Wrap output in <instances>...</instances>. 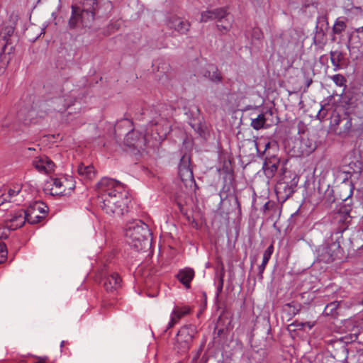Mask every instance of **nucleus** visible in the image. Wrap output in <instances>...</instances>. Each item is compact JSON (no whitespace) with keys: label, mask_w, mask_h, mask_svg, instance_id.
<instances>
[{"label":"nucleus","mask_w":363,"mask_h":363,"mask_svg":"<svg viewBox=\"0 0 363 363\" xmlns=\"http://www.w3.org/2000/svg\"><path fill=\"white\" fill-rule=\"evenodd\" d=\"M33 164L39 172L44 174L53 172L55 167V163L45 155L35 157Z\"/></svg>","instance_id":"obj_12"},{"label":"nucleus","mask_w":363,"mask_h":363,"mask_svg":"<svg viewBox=\"0 0 363 363\" xmlns=\"http://www.w3.org/2000/svg\"><path fill=\"white\" fill-rule=\"evenodd\" d=\"M6 201H7V200L6 197L5 196V194L0 191V206Z\"/></svg>","instance_id":"obj_40"},{"label":"nucleus","mask_w":363,"mask_h":363,"mask_svg":"<svg viewBox=\"0 0 363 363\" xmlns=\"http://www.w3.org/2000/svg\"><path fill=\"white\" fill-rule=\"evenodd\" d=\"M298 182V177L295 174L289 172V176L285 172L275 185V191L277 196L284 201L289 199L295 192Z\"/></svg>","instance_id":"obj_4"},{"label":"nucleus","mask_w":363,"mask_h":363,"mask_svg":"<svg viewBox=\"0 0 363 363\" xmlns=\"http://www.w3.org/2000/svg\"><path fill=\"white\" fill-rule=\"evenodd\" d=\"M150 230L147 224L141 220L129 222L125 229L126 242L136 251H140L150 246Z\"/></svg>","instance_id":"obj_2"},{"label":"nucleus","mask_w":363,"mask_h":363,"mask_svg":"<svg viewBox=\"0 0 363 363\" xmlns=\"http://www.w3.org/2000/svg\"><path fill=\"white\" fill-rule=\"evenodd\" d=\"M48 211V207L45 203L40 201H34L29 205L26 210H24L27 222L32 225L41 222Z\"/></svg>","instance_id":"obj_5"},{"label":"nucleus","mask_w":363,"mask_h":363,"mask_svg":"<svg viewBox=\"0 0 363 363\" xmlns=\"http://www.w3.org/2000/svg\"><path fill=\"white\" fill-rule=\"evenodd\" d=\"M347 28V25L343 18H338L335 21L333 26V32L335 34H341Z\"/></svg>","instance_id":"obj_31"},{"label":"nucleus","mask_w":363,"mask_h":363,"mask_svg":"<svg viewBox=\"0 0 363 363\" xmlns=\"http://www.w3.org/2000/svg\"><path fill=\"white\" fill-rule=\"evenodd\" d=\"M294 325L298 327V329H303L305 327L306 324H304V323L302 322L299 323L296 321V323H294Z\"/></svg>","instance_id":"obj_41"},{"label":"nucleus","mask_w":363,"mask_h":363,"mask_svg":"<svg viewBox=\"0 0 363 363\" xmlns=\"http://www.w3.org/2000/svg\"><path fill=\"white\" fill-rule=\"evenodd\" d=\"M286 306H289V308H291V304H290V303L287 304Z\"/></svg>","instance_id":"obj_52"},{"label":"nucleus","mask_w":363,"mask_h":363,"mask_svg":"<svg viewBox=\"0 0 363 363\" xmlns=\"http://www.w3.org/2000/svg\"><path fill=\"white\" fill-rule=\"evenodd\" d=\"M65 341H62L60 344V347H62L64 346Z\"/></svg>","instance_id":"obj_49"},{"label":"nucleus","mask_w":363,"mask_h":363,"mask_svg":"<svg viewBox=\"0 0 363 363\" xmlns=\"http://www.w3.org/2000/svg\"><path fill=\"white\" fill-rule=\"evenodd\" d=\"M362 128H363V124H362Z\"/></svg>","instance_id":"obj_54"},{"label":"nucleus","mask_w":363,"mask_h":363,"mask_svg":"<svg viewBox=\"0 0 363 363\" xmlns=\"http://www.w3.org/2000/svg\"><path fill=\"white\" fill-rule=\"evenodd\" d=\"M342 253L340 245L337 242H332L331 243L323 246L319 250V259L325 263H330L339 258Z\"/></svg>","instance_id":"obj_8"},{"label":"nucleus","mask_w":363,"mask_h":363,"mask_svg":"<svg viewBox=\"0 0 363 363\" xmlns=\"http://www.w3.org/2000/svg\"><path fill=\"white\" fill-rule=\"evenodd\" d=\"M96 192L98 204L106 213L120 217L128 212L130 200L119 182L104 177L96 184Z\"/></svg>","instance_id":"obj_1"},{"label":"nucleus","mask_w":363,"mask_h":363,"mask_svg":"<svg viewBox=\"0 0 363 363\" xmlns=\"http://www.w3.org/2000/svg\"><path fill=\"white\" fill-rule=\"evenodd\" d=\"M198 76H201L213 83L219 84L223 81V77L218 67L213 65H207L204 68L201 69L197 72Z\"/></svg>","instance_id":"obj_10"},{"label":"nucleus","mask_w":363,"mask_h":363,"mask_svg":"<svg viewBox=\"0 0 363 363\" xmlns=\"http://www.w3.org/2000/svg\"><path fill=\"white\" fill-rule=\"evenodd\" d=\"M78 174L84 179L91 180L96 176L94 167L92 165L80 164L77 168Z\"/></svg>","instance_id":"obj_23"},{"label":"nucleus","mask_w":363,"mask_h":363,"mask_svg":"<svg viewBox=\"0 0 363 363\" xmlns=\"http://www.w3.org/2000/svg\"><path fill=\"white\" fill-rule=\"evenodd\" d=\"M190 156L184 155L180 159L178 167V174L186 186H191L195 184L193 170L190 165Z\"/></svg>","instance_id":"obj_7"},{"label":"nucleus","mask_w":363,"mask_h":363,"mask_svg":"<svg viewBox=\"0 0 363 363\" xmlns=\"http://www.w3.org/2000/svg\"><path fill=\"white\" fill-rule=\"evenodd\" d=\"M325 116L326 112L323 108H321L318 113L317 117L318 118L319 120L321 121L325 117Z\"/></svg>","instance_id":"obj_39"},{"label":"nucleus","mask_w":363,"mask_h":363,"mask_svg":"<svg viewBox=\"0 0 363 363\" xmlns=\"http://www.w3.org/2000/svg\"><path fill=\"white\" fill-rule=\"evenodd\" d=\"M342 125L340 127L337 133L339 135H347L352 130V122L349 114L345 113L343 114Z\"/></svg>","instance_id":"obj_27"},{"label":"nucleus","mask_w":363,"mask_h":363,"mask_svg":"<svg viewBox=\"0 0 363 363\" xmlns=\"http://www.w3.org/2000/svg\"><path fill=\"white\" fill-rule=\"evenodd\" d=\"M97 6L96 0H84L80 12L77 7L72 6V15L68 21L69 28L74 29L79 25L87 26L88 23L94 20Z\"/></svg>","instance_id":"obj_3"},{"label":"nucleus","mask_w":363,"mask_h":363,"mask_svg":"<svg viewBox=\"0 0 363 363\" xmlns=\"http://www.w3.org/2000/svg\"><path fill=\"white\" fill-rule=\"evenodd\" d=\"M291 33L290 30H285L280 34L279 38L282 40L281 45L285 46L290 43Z\"/></svg>","instance_id":"obj_36"},{"label":"nucleus","mask_w":363,"mask_h":363,"mask_svg":"<svg viewBox=\"0 0 363 363\" xmlns=\"http://www.w3.org/2000/svg\"><path fill=\"white\" fill-rule=\"evenodd\" d=\"M311 82H312V80L311 79L309 82H308L307 86H308Z\"/></svg>","instance_id":"obj_50"},{"label":"nucleus","mask_w":363,"mask_h":363,"mask_svg":"<svg viewBox=\"0 0 363 363\" xmlns=\"http://www.w3.org/2000/svg\"><path fill=\"white\" fill-rule=\"evenodd\" d=\"M233 199H234V202L238 206V207L240 208V202L238 201V199L236 196H233Z\"/></svg>","instance_id":"obj_44"},{"label":"nucleus","mask_w":363,"mask_h":363,"mask_svg":"<svg viewBox=\"0 0 363 363\" xmlns=\"http://www.w3.org/2000/svg\"><path fill=\"white\" fill-rule=\"evenodd\" d=\"M27 221L26 215L24 210L20 209L11 213L9 218L6 220V228L11 230L22 227Z\"/></svg>","instance_id":"obj_11"},{"label":"nucleus","mask_w":363,"mask_h":363,"mask_svg":"<svg viewBox=\"0 0 363 363\" xmlns=\"http://www.w3.org/2000/svg\"><path fill=\"white\" fill-rule=\"evenodd\" d=\"M273 250H274L273 245H271L264 252L262 264L260 265H259V267H258V270H259L258 276H259V279H262V274L265 269L266 265L267 264V263L273 253Z\"/></svg>","instance_id":"obj_26"},{"label":"nucleus","mask_w":363,"mask_h":363,"mask_svg":"<svg viewBox=\"0 0 363 363\" xmlns=\"http://www.w3.org/2000/svg\"><path fill=\"white\" fill-rule=\"evenodd\" d=\"M217 27L220 31L225 33L229 31L232 27L233 22V16L230 14L226 9V15L222 18H218Z\"/></svg>","instance_id":"obj_22"},{"label":"nucleus","mask_w":363,"mask_h":363,"mask_svg":"<svg viewBox=\"0 0 363 363\" xmlns=\"http://www.w3.org/2000/svg\"><path fill=\"white\" fill-rule=\"evenodd\" d=\"M52 186L50 189L52 195H65L67 194V189H73L71 186H68L69 182L66 179L54 178L52 179Z\"/></svg>","instance_id":"obj_16"},{"label":"nucleus","mask_w":363,"mask_h":363,"mask_svg":"<svg viewBox=\"0 0 363 363\" xmlns=\"http://www.w3.org/2000/svg\"><path fill=\"white\" fill-rule=\"evenodd\" d=\"M362 303L363 304V299L362 300Z\"/></svg>","instance_id":"obj_53"},{"label":"nucleus","mask_w":363,"mask_h":363,"mask_svg":"<svg viewBox=\"0 0 363 363\" xmlns=\"http://www.w3.org/2000/svg\"><path fill=\"white\" fill-rule=\"evenodd\" d=\"M177 320L175 319V318L170 315V320L168 323L167 329H169L172 328L176 323H177Z\"/></svg>","instance_id":"obj_38"},{"label":"nucleus","mask_w":363,"mask_h":363,"mask_svg":"<svg viewBox=\"0 0 363 363\" xmlns=\"http://www.w3.org/2000/svg\"><path fill=\"white\" fill-rule=\"evenodd\" d=\"M304 324H306L305 326H307L308 329H311L314 325V324L311 322H306Z\"/></svg>","instance_id":"obj_45"},{"label":"nucleus","mask_w":363,"mask_h":363,"mask_svg":"<svg viewBox=\"0 0 363 363\" xmlns=\"http://www.w3.org/2000/svg\"><path fill=\"white\" fill-rule=\"evenodd\" d=\"M48 359L47 357H40L35 363H45Z\"/></svg>","instance_id":"obj_43"},{"label":"nucleus","mask_w":363,"mask_h":363,"mask_svg":"<svg viewBox=\"0 0 363 363\" xmlns=\"http://www.w3.org/2000/svg\"><path fill=\"white\" fill-rule=\"evenodd\" d=\"M5 196L6 197L7 201L20 205L23 201L21 186L20 185H16L13 188L9 189L7 194H5Z\"/></svg>","instance_id":"obj_20"},{"label":"nucleus","mask_w":363,"mask_h":363,"mask_svg":"<svg viewBox=\"0 0 363 363\" xmlns=\"http://www.w3.org/2000/svg\"><path fill=\"white\" fill-rule=\"evenodd\" d=\"M299 310L296 308V307H293L292 313L294 315H296L298 313Z\"/></svg>","instance_id":"obj_46"},{"label":"nucleus","mask_w":363,"mask_h":363,"mask_svg":"<svg viewBox=\"0 0 363 363\" xmlns=\"http://www.w3.org/2000/svg\"><path fill=\"white\" fill-rule=\"evenodd\" d=\"M7 237V235L4 233V232L2 230L1 228H0V239L6 238Z\"/></svg>","instance_id":"obj_42"},{"label":"nucleus","mask_w":363,"mask_h":363,"mask_svg":"<svg viewBox=\"0 0 363 363\" xmlns=\"http://www.w3.org/2000/svg\"><path fill=\"white\" fill-rule=\"evenodd\" d=\"M297 150H294V155L296 157L308 156L312 153L316 148L315 143L306 137H302L296 142L295 147Z\"/></svg>","instance_id":"obj_9"},{"label":"nucleus","mask_w":363,"mask_h":363,"mask_svg":"<svg viewBox=\"0 0 363 363\" xmlns=\"http://www.w3.org/2000/svg\"><path fill=\"white\" fill-rule=\"evenodd\" d=\"M121 278L115 272L104 277V286L107 292H113L121 286Z\"/></svg>","instance_id":"obj_17"},{"label":"nucleus","mask_w":363,"mask_h":363,"mask_svg":"<svg viewBox=\"0 0 363 363\" xmlns=\"http://www.w3.org/2000/svg\"><path fill=\"white\" fill-rule=\"evenodd\" d=\"M330 57L331 63L334 67L333 70L337 71L340 69L341 63L345 59L343 53L339 50L330 51Z\"/></svg>","instance_id":"obj_25"},{"label":"nucleus","mask_w":363,"mask_h":363,"mask_svg":"<svg viewBox=\"0 0 363 363\" xmlns=\"http://www.w3.org/2000/svg\"><path fill=\"white\" fill-rule=\"evenodd\" d=\"M8 251L6 245L0 242V264L4 263L7 258Z\"/></svg>","instance_id":"obj_35"},{"label":"nucleus","mask_w":363,"mask_h":363,"mask_svg":"<svg viewBox=\"0 0 363 363\" xmlns=\"http://www.w3.org/2000/svg\"><path fill=\"white\" fill-rule=\"evenodd\" d=\"M330 78L333 80V82L338 86H345L346 83V79L343 77V75L340 74H334Z\"/></svg>","instance_id":"obj_34"},{"label":"nucleus","mask_w":363,"mask_h":363,"mask_svg":"<svg viewBox=\"0 0 363 363\" xmlns=\"http://www.w3.org/2000/svg\"><path fill=\"white\" fill-rule=\"evenodd\" d=\"M343 121V115H340L337 111H334L330 117V126L332 129L337 133Z\"/></svg>","instance_id":"obj_29"},{"label":"nucleus","mask_w":363,"mask_h":363,"mask_svg":"<svg viewBox=\"0 0 363 363\" xmlns=\"http://www.w3.org/2000/svg\"><path fill=\"white\" fill-rule=\"evenodd\" d=\"M338 303L336 301L328 303L324 310V313L326 315H333L337 313Z\"/></svg>","instance_id":"obj_33"},{"label":"nucleus","mask_w":363,"mask_h":363,"mask_svg":"<svg viewBox=\"0 0 363 363\" xmlns=\"http://www.w3.org/2000/svg\"><path fill=\"white\" fill-rule=\"evenodd\" d=\"M5 31L6 35L4 36V40L6 41V44L9 43V39L7 36H11L14 32V28L12 26H9L5 28Z\"/></svg>","instance_id":"obj_37"},{"label":"nucleus","mask_w":363,"mask_h":363,"mask_svg":"<svg viewBox=\"0 0 363 363\" xmlns=\"http://www.w3.org/2000/svg\"><path fill=\"white\" fill-rule=\"evenodd\" d=\"M267 206H268V203H266L265 205L264 206V209H267Z\"/></svg>","instance_id":"obj_48"},{"label":"nucleus","mask_w":363,"mask_h":363,"mask_svg":"<svg viewBox=\"0 0 363 363\" xmlns=\"http://www.w3.org/2000/svg\"><path fill=\"white\" fill-rule=\"evenodd\" d=\"M195 275L194 271L191 268H185L179 270L177 277L178 280L186 288H190V283Z\"/></svg>","instance_id":"obj_21"},{"label":"nucleus","mask_w":363,"mask_h":363,"mask_svg":"<svg viewBox=\"0 0 363 363\" xmlns=\"http://www.w3.org/2000/svg\"><path fill=\"white\" fill-rule=\"evenodd\" d=\"M74 101L75 96L72 94L69 93V94H67L63 97H60L57 99V102L58 104H62V105L60 106H57L56 109L57 111H63L72 106L74 104Z\"/></svg>","instance_id":"obj_24"},{"label":"nucleus","mask_w":363,"mask_h":363,"mask_svg":"<svg viewBox=\"0 0 363 363\" xmlns=\"http://www.w3.org/2000/svg\"><path fill=\"white\" fill-rule=\"evenodd\" d=\"M279 164V160L277 157L265 160L262 169L267 178L272 179L274 177L277 171Z\"/></svg>","instance_id":"obj_18"},{"label":"nucleus","mask_w":363,"mask_h":363,"mask_svg":"<svg viewBox=\"0 0 363 363\" xmlns=\"http://www.w3.org/2000/svg\"><path fill=\"white\" fill-rule=\"evenodd\" d=\"M223 288V280H221V283H220V289H221Z\"/></svg>","instance_id":"obj_51"},{"label":"nucleus","mask_w":363,"mask_h":363,"mask_svg":"<svg viewBox=\"0 0 363 363\" xmlns=\"http://www.w3.org/2000/svg\"><path fill=\"white\" fill-rule=\"evenodd\" d=\"M28 150H29V151H34V150H35V148H33V147H28Z\"/></svg>","instance_id":"obj_47"},{"label":"nucleus","mask_w":363,"mask_h":363,"mask_svg":"<svg viewBox=\"0 0 363 363\" xmlns=\"http://www.w3.org/2000/svg\"><path fill=\"white\" fill-rule=\"evenodd\" d=\"M144 140V136L140 133L131 130L126 134L124 143L130 147L142 148Z\"/></svg>","instance_id":"obj_14"},{"label":"nucleus","mask_w":363,"mask_h":363,"mask_svg":"<svg viewBox=\"0 0 363 363\" xmlns=\"http://www.w3.org/2000/svg\"><path fill=\"white\" fill-rule=\"evenodd\" d=\"M150 123L152 125L158 126L160 125H162V129L160 130L159 128H156L157 131H160L158 133L162 134V135H165L167 133H169L170 131V124L164 118H160L158 120L153 119L150 121Z\"/></svg>","instance_id":"obj_28"},{"label":"nucleus","mask_w":363,"mask_h":363,"mask_svg":"<svg viewBox=\"0 0 363 363\" xmlns=\"http://www.w3.org/2000/svg\"><path fill=\"white\" fill-rule=\"evenodd\" d=\"M226 15V8H218L213 10L203 11L201 14V21L207 22L208 21L216 20L218 18H222Z\"/></svg>","instance_id":"obj_19"},{"label":"nucleus","mask_w":363,"mask_h":363,"mask_svg":"<svg viewBox=\"0 0 363 363\" xmlns=\"http://www.w3.org/2000/svg\"><path fill=\"white\" fill-rule=\"evenodd\" d=\"M190 312V308L188 306L179 307L176 306L173 309L171 315L177 320V322L184 315Z\"/></svg>","instance_id":"obj_30"},{"label":"nucleus","mask_w":363,"mask_h":363,"mask_svg":"<svg viewBox=\"0 0 363 363\" xmlns=\"http://www.w3.org/2000/svg\"><path fill=\"white\" fill-rule=\"evenodd\" d=\"M266 123V118L263 113H260L255 118H252L251 126L255 130H259L264 127Z\"/></svg>","instance_id":"obj_32"},{"label":"nucleus","mask_w":363,"mask_h":363,"mask_svg":"<svg viewBox=\"0 0 363 363\" xmlns=\"http://www.w3.org/2000/svg\"><path fill=\"white\" fill-rule=\"evenodd\" d=\"M167 26L180 34H186L190 28V23L186 21H183L179 17H171L167 21Z\"/></svg>","instance_id":"obj_15"},{"label":"nucleus","mask_w":363,"mask_h":363,"mask_svg":"<svg viewBox=\"0 0 363 363\" xmlns=\"http://www.w3.org/2000/svg\"><path fill=\"white\" fill-rule=\"evenodd\" d=\"M196 329L193 325H185L180 328L177 335V345L182 352L187 351L191 347Z\"/></svg>","instance_id":"obj_6"},{"label":"nucleus","mask_w":363,"mask_h":363,"mask_svg":"<svg viewBox=\"0 0 363 363\" xmlns=\"http://www.w3.org/2000/svg\"><path fill=\"white\" fill-rule=\"evenodd\" d=\"M347 47L350 51L357 50L363 54V27L356 29L350 34Z\"/></svg>","instance_id":"obj_13"}]
</instances>
